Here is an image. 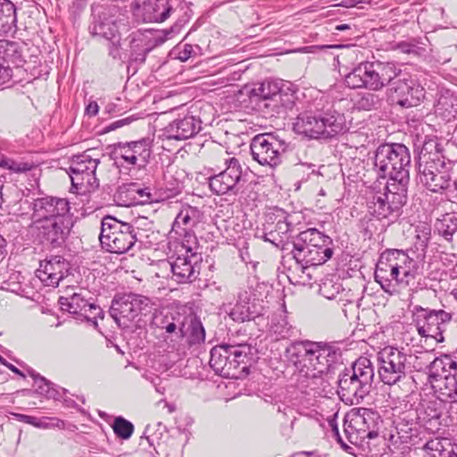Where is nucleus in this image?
<instances>
[{
	"mask_svg": "<svg viewBox=\"0 0 457 457\" xmlns=\"http://www.w3.org/2000/svg\"><path fill=\"white\" fill-rule=\"evenodd\" d=\"M225 163L227 167L223 171L209 178V187L212 193L218 195L228 193L236 195L239 191L242 166L235 157L227 159Z\"/></svg>",
	"mask_w": 457,
	"mask_h": 457,
	"instance_id": "a211bd4d",
	"label": "nucleus"
},
{
	"mask_svg": "<svg viewBox=\"0 0 457 457\" xmlns=\"http://www.w3.org/2000/svg\"><path fill=\"white\" fill-rule=\"evenodd\" d=\"M114 154L117 158H120L129 165H135L137 163V156L133 154L129 143H119L115 147Z\"/></svg>",
	"mask_w": 457,
	"mask_h": 457,
	"instance_id": "864d4df0",
	"label": "nucleus"
},
{
	"mask_svg": "<svg viewBox=\"0 0 457 457\" xmlns=\"http://www.w3.org/2000/svg\"><path fill=\"white\" fill-rule=\"evenodd\" d=\"M93 21L90 30L93 36L104 39H113L120 35V29L124 26L127 17L122 10L115 4H93Z\"/></svg>",
	"mask_w": 457,
	"mask_h": 457,
	"instance_id": "9d476101",
	"label": "nucleus"
},
{
	"mask_svg": "<svg viewBox=\"0 0 457 457\" xmlns=\"http://www.w3.org/2000/svg\"><path fill=\"white\" fill-rule=\"evenodd\" d=\"M422 185L428 190L435 193H441L447 197L448 189H451L453 185L451 176L447 170H442L436 177H431L428 179H425Z\"/></svg>",
	"mask_w": 457,
	"mask_h": 457,
	"instance_id": "79ce46f5",
	"label": "nucleus"
},
{
	"mask_svg": "<svg viewBox=\"0 0 457 457\" xmlns=\"http://www.w3.org/2000/svg\"><path fill=\"white\" fill-rule=\"evenodd\" d=\"M287 144L274 133H262L254 136L250 144L253 159L262 166L275 168L282 162Z\"/></svg>",
	"mask_w": 457,
	"mask_h": 457,
	"instance_id": "f8f14e48",
	"label": "nucleus"
},
{
	"mask_svg": "<svg viewBox=\"0 0 457 457\" xmlns=\"http://www.w3.org/2000/svg\"><path fill=\"white\" fill-rule=\"evenodd\" d=\"M376 195H382V198L387 203L391 211H394L401 214L402 208L405 204L406 200L403 198L402 192L398 195L390 194L388 192H378Z\"/></svg>",
	"mask_w": 457,
	"mask_h": 457,
	"instance_id": "3c124183",
	"label": "nucleus"
},
{
	"mask_svg": "<svg viewBox=\"0 0 457 457\" xmlns=\"http://www.w3.org/2000/svg\"><path fill=\"white\" fill-rule=\"evenodd\" d=\"M28 372L34 380V386L37 394L45 395L47 398L59 399L67 392L65 388L55 386L34 370L30 369Z\"/></svg>",
	"mask_w": 457,
	"mask_h": 457,
	"instance_id": "4c0bfd02",
	"label": "nucleus"
},
{
	"mask_svg": "<svg viewBox=\"0 0 457 457\" xmlns=\"http://www.w3.org/2000/svg\"><path fill=\"white\" fill-rule=\"evenodd\" d=\"M435 112L445 121L457 119V96L449 91L441 94L435 105Z\"/></svg>",
	"mask_w": 457,
	"mask_h": 457,
	"instance_id": "58836bf2",
	"label": "nucleus"
},
{
	"mask_svg": "<svg viewBox=\"0 0 457 457\" xmlns=\"http://www.w3.org/2000/svg\"><path fill=\"white\" fill-rule=\"evenodd\" d=\"M228 313L233 320L237 322H244L253 317V312L251 310L247 296L243 299L242 295L239 296V300L233 306H228Z\"/></svg>",
	"mask_w": 457,
	"mask_h": 457,
	"instance_id": "37998d69",
	"label": "nucleus"
},
{
	"mask_svg": "<svg viewBox=\"0 0 457 457\" xmlns=\"http://www.w3.org/2000/svg\"><path fill=\"white\" fill-rule=\"evenodd\" d=\"M112 429L117 437L128 440L134 432V425L123 417L119 416L114 419Z\"/></svg>",
	"mask_w": 457,
	"mask_h": 457,
	"instance_id": "09e8293b",
	"label": "nucleus"
},
{
	"mask_svg": "<svg viewBox=\"0 0 457 457\" xmlns=\"http://www.w3.org/2000/svg\"><path fill=\"white\" fill-rule=\"evenodd\" d=\"M329 425L332 428V432H333V435L336 437L337 441L341 445V446L343 448H347L345 442L343 440V438L341 437V436L339 434V430H338V428H337V425L336 424V422L331 420V421H329Z\"/></svg>",
	"mask_w": 457,
	"mask_h": 457,
	"instance_id": "338daca9",
	"label": "nucleus"
},
{
	"mask_svg": "<svg viewBox=\"0 0 457 457\" xmlns=\"http://www.w3.org/2000/svg\"><path fill=\"white\" fill-rule=\"evenodd\" d=\"M411 154L403 144H384L374 154V168L380 178L386 179L402 173L410 175Z\"/></svg>",
	"mask_w": 457,
	"mask_h": 457,
	"instance_id": "6e6552de",
	"label": "nucleus"
},
{
	"mask_svg": "<svg viewBox=\"0 0 457 457\" xmlns=\"http://www.w3.org/2000/svg\"><path fill=\"white\" fill-rule=\"evenodd\" d=\"M31 211L29 231L39 242L53 248L62 246L74 225V215L66 198L51 195L26 199Z\"/></svg>",
	"mask_w": 457,
	"mask_h": 457,
	"instance_id": "f257e3e1",
	"label": "nucleus"
},
{
	"mask_svg": "<svg viewBox=\"0 0 457 457\" xmlns=\"http://www.w3.org/2000/svg\"><path fill=\"white\" fill-rule=\"evenodd\" d=\"M344 427V431L347 440L352 444H355L360 437V435H358L354 428H352L349 427V425H346V423H345Z\"/></svg>",
	"mask_w": 457,
	"mask_h": 457,
	"instance_id": "69168bd1",
	"label": "nucleus"
},
{
	"mask_svg": "<svg viewBox=\"0 0 457 457\" xmlns=\"http://www.w3.org/2000/svg\"><path fill=\"white\" fill-rule=\"evenodd\" d=\"M200 211L196 207L186 205L178 213L173 225L172 229L176 233H179V229L185 232V237L193 238L195 240V237L190 235V230L200 221Z\"/></svg>",
	"mask_w": 457,
	"mask_h": 457,
	"instance_id": "7c9ffc66",
	"label": "nucleus"
},
{
	"mask_svg": "<svg viewBox=\"0 0 457 457\" xmlns=\"http://www.w3.org/2000/svg\"><path fill=\"white\" fill-rule=\"evenodd\" d=\"M399 256L401 279H398V286L407 287L412 284L415 278L423 273L424 262L409 257L403 251H401V255Z\"/></svg>",
	"mask_w": 457,
	"mask_h": 457,
	"instance_id": "2f4dec72",
	"label": "nucleus"
},
{
	"mask_svg": "<svg viewBox=\"0 0 457 457\" xmlns=\"http://www.w3.org/2000/svg\"><path fill=\"white\" fill-rule=\"evenodd\" d=\"M369 212L371 215L377 217L378 220H388L393 221L396 220L400 214L396 212L391 211V208L382 198V195H374L368 203Z\"/></svg>",
	"mask_w": 457,
	"mask_h": 457,
	"instance_id": "a19ab883",
	"label": "nucleus"
},
{
	"mask_svg": "<svg viewBox=\"0 0 457 457\" xmlns=\"http://www.w3.org/2000/svg\"><path fill=\"white\" fill-rule=\"evenodd\" d=\"M443 402H457V369L448 373L443 379H439L432 387Z\"/></svg>",
	"mask_w": 457,
	"mask_h": 457,
	"instance_id": "c9c22d12",
	"label": "nucleus"
},
{
	"mask_svg": "<svg viewBox=\"0 0 457 457\" xmlns=\"http://www.w3.org/2000/svg\"><path fill=\"white\" fill-rule=\"evenodd\" d=\"M178 58L182 61H187L194 53V46L189 44H185L182 48L178 47Z\"/></svg>",
	"mask_w": 457,
	"mask_h": 457,
	"instance_id": "e2e57ef3",
	"label": "nucleus"
},
{
	"mask_svg": "<svg viewBox=\"0 0 457 457\" xmlns=\"http://www.w3.org/2000/svg\"><path fill=\"white\" fill-rule=\"evenodd\" d=\"M133 225L122 222L112 216H105L101 222L100 243L106 251L122 254L135 245L141 237Z\"/></svg>",
	"mask_w": 457,
	"mask_h": 457,
	"instance_id": "39448f33",
	"label": "nucleus"
},
{
	"mask_svg": "<svg viewBox=\"0 0 457 457\" xmlns=\"http://www.w3.org/2000/svg\"><path fill=\"white\" fill-rule=\"evenodd\" d=\"M375 372L371 361L359 357L350 369L339 374L337 394L351 405L359 404L371 391Z\"/></svg>",
	"mask_w": 457,
	"mask_h": 457,
	"instance_id": "7ed1b4c3",
	"label": "nucleus"
},
{
	"mask_svg": "<svg viewBox=\"0 0 457 457\" xmlns=\"http://www.w3.org/2000/svg\"><path fill=\"white\" fill-rule=\"evenodd\" d=\"M294 130L310 138H322L319 111L300 113L294 123Z\"/></svg>",
	"mask_w": 457,
	"mask_h": 457,
	"instance_id": "c756f323",
	"label": "nucleus"
},
{
	"mask_svg": "<svg viewBox=\"0 0 457 457\" xmlns=\"http://www.w3.org/2000/svg\"><path fill=\"white\" fill-rule=\"evenodd\" d=\"M280 83L277 81L265 80L255 85L250 91V97L255 101L260 107L267 109L266 104H270L280 91Z\"/></svg>",
	"mask_w": 457,
	"mask_h": 457,
	"instance_id": "473e14b6",
	"label": "nucleus"
},
{
	"mask_svg": "<svg viewBox=\"0 0 457 457\" xmlns=\"http://www.w3.org/2000/svg\"><path fill=\"white\" fill-rule=\"evenodd\" d=\"M447 201L457 203V181H453L451 189H448Z\"/></svg>",
	"mask_w": 457,
	"mask_h": 457,
	"instance_id": "774afa93",
	"label": "nucleus"
},
{
	"mask_svg": "<svg viewBox=\"0 0 457 457\" xmlns=\"http://www.w3.org/2000/svg\"><path fill=\"white\" fill-rule=\"evenodd\" d=\"M154 332L165 340L186 339L187 343H204V328L193 309L187 305L163 309L154 314Z\"/></svg>",
	"mask_w": 457,
	"mask_h": 457,
	"instance_id": "f03ea898",
	"label": "nucleus"
},
{
	"mask_svg": "<svg viewBox=\"0 0 457 457\" xmlns=\"http://www.w3.org/2000/svg\"><path fill=\"white\" fill-rule=\"evenodd\" d=\"M71 264L61 255H51L39 262L36 276L46 287H56L70 274Z\"/></svg>",
	"mask_w": 457,
	"mask_h": 457,
	"instance_id": "6ab92c4d",
	"label": "nucleus"
},
{
	"mask_svg": "<svg viewBox=\"0 0 457 457\" xmlns=\"http://www.w3.org/2000/svg\"><path fill=\"white\" fill-rule=\"evenodd\" d=\"M432 147L436 149V145L426 143L423 145L417 161L418 176L432 170L437 171L439 168H445L444 157L437 151L433 153L431 151Z\"/></svg>",
	"mask_w": 457,
	"mask_h": 457,
	"instance_id": "c85d7f7f",
	"label": "nucleus"
},
{
	"mask_svg": "<svg viewBox=\"0 0 457 457\" xmlns=\"http://www.w3.org/2000/svg\"><path fill=\"white\" fill-rule=\"evenodd\" d=\"M395 75L386 84L387 95L392 102L404 108L417 106L424 98V88L403 72L395 63Z\"/></svg>",
	"mask_w": 457,
	"mask_h": 457,
	"instance_id": "9b49d317",
	"label": "nucleus"
},
{
	"mask_svg": "<svg viewBox=\"0 0 457 457\" xmlns=\"http://www.w3.org/2000/svg\"><path fill=\"white\" fill-rule=\"evenodd\" d=\"M185 253L170 262L172 278L179 284L192 283L198 278L202 256L191 245H183Z\"/></svg>",
	"mask_w": 457,
	"mask_h": 457,
	"instance_id": "f3484780",
	"label": "nucleus"
},
{
	"mask_svg": "<svg viewBox=\"0 0 457 457\" xmlns=\"http://www.w3.org/2000/svg\"><path fill=\"white\" fill-rule=\"evenodd\" d=\"M201 129V120L193 115H186L170 122L163 129L167 139L185 140L194 137Z\"/></svg>",
	"mask_w": 457,
	"mask_h": 457,
	"instance_id": "5701e85b",
	"label": "nucleus"
},
{
	"mask_svg": "<svg viewBox=\"0 0 457 457\" xmlns=\"http://www.w3.org/2000/svg\"><path fill=\"white\" fill-rule=\"evenodd\" d=\"M319 116L321 137L324 139L332 138L348 129L345 114L335 109L319 111Z\"/></svg>",
	"mask_w": 457,
	"mask_h": 457,
	"instance_id": "393cba45",
	"label": "nucleus"
},
{
	"mask_svg": "<svg viewBox=\"0 0 457 457\" xmlns=\"http://www.w3.org/2000/svg\"><path fill=\"white\" fill-rule=\"evenodd\" d=\"M401 250L393 249L383 253L376 265L375 280L381 288L389 294L395 291V285L401 279Z\"/></svg>",
	"mask_w": 457,
	"mask_h": 457,
	"instance_id": "2eb2a0df",
	"label": "nucleus"
},
{
	"mask_svg": "<svg viewBox=\"0 0 457 457\" xmlns=\"http://www.w3.org/2000/svg\"><path fill=\"white\" fill-rule=\"evenodd\" d=\"M34 168H36V165L32 162H23L12 159L9 170L14 173H24Z\"/></svg>",
	"mask_w": 457,
	"mask_h": 457,
	"instance_id": "4d7b16f0",
	"label": "nucleus"
},
{
	"mask_svg": "<svg viewBox=\"0 0 457 457\" xmlns=\"http://www.w3.org/2000/svg\"><path fill=\"white\" fill-rule=\"evenodd\" d=\"M414 357L413 366L418 369V373H421L422 370L428 369L436 355L433 351H416Z\"/></svg>",
	"mask_w": 457,
	"mask_h": 457,
	"instance_id": "603ef678",
	"label": "nucleus"
},
{
	"mask_svg": "<svg viewBox=\"0 0 457 457\" xmlns=\"http://www.w3.org/2000/svg\"><path fill=\"white\" fill-rule=\"evenodd\" d=\"M65 423L63 420L57 418H48L43 417L42 419L37 418V422L36 424L37 428H49V427H57L59 428H64Z\"/></svg>",
	"mask_w": 457,
	"mask_h": 457,
	"instance_id": "052dcab7",
	"label": "nucleus"
},
{
	"mask_svg": "<svg viewBox=\"0 0 457 457\" xmlns=\"http://www.w3.org/2000/svg\"><path fill=\"white\" fill-rule=\"evenodd\" d=\"M93 299L89 293L80 289L79 292H74L71 295L60 296L58 303L62 311L71 313L77 320L81 322L92 323L96 328V319H104V311L96 303L89 301Z\"/></svg>",
	"mask_w": 457,
	"mask_h": 457,
	"instance_id": "ddd939ff",
	"label": "nucleus"
},
{
	"mask_svg": "<svg viewBox=\"0 0 457 457\" xmlns=\"http://www.w3.org/2000/svg\"><path fill=\"white\" fill-rule=\"evenodd\" d=\"M17 8L11 0H0V36H13L17 31Z\"/></svg>",
	"mask_w": 457,
	"mask_h": 457,
	"instance_id": "72a5a7b5",
	"label": "nucleus"
},
{
	"mask_svg": "<svg viewBox=\"0 0 457 457\" xmlns=\"http://www.w3.org/2000/svg\"><path fill=\"white\" fill-rule=\"evenodd\" d=\"M154 305L151 298L142 295H117L112 301L109 312L120 328H129L138 320L141 313L150 312Z\"/></svg>",
	"mask_w": 457,
	"mask_h": 457,
	"instance_id": "0eeeda50",
	"label": "nucleus"
},
{
	"mask_svg": "<svg viewBox=\"0 0 457 457\" xmlns=\"http://www.w3.org/2000/svg\"><path fill=\"white\" fill-rule=\"evenodd\" d=\"M290 253L303 270L309 266L320 265L332 257V255L326 254L325 251L319 248L317 250L312 247L294 245H292Z\"/></svg>",
	"mask_w": 457,
	"mask_h": 457,
	"instance_id": "cd10ccee",
	"label": "nucleus"
},
{
	"mask_svg": "<svg viewBox=\"0 0 457 457\" xmlns=\"http://www.w3.org/2000/svg\"><path fill=\"white\" fill-rule=\"evenodd\" d=\"M257 345H215L210 352V366L221 377L229 376L240 363L259 359Z\"/></svg>",
	"mask_w": 457,
	"mask_h": 457,
	"instance_id": "423d86ee",
	"label": "nucleus"
},
{
	"mask_svg": "<svg viewBox=\"0 0 457 457\" xmlns=\"http://www.w3.org/2000/svg\"><path fill=\"white\" fill-rule=\"evenodd\" d=\"M438 233L450 241L457 232V213H445L436 224Z\"/></svg>",
	"mask_w": 457,
	"mask_h": 457,
	"instance_id": "a18cd8bd",
	"label": "nucleus"
},
{
	"mask_svg": "<svg viewBox=\"0 0 457 457\" xmlns=\"http://www.w3.org/2000/svg\"><path fill=\"white\" fill-rule=\"evenodd\" d=\"M131 120H132L131 118H125V119H120V120H115V121L110 123L107 127H105L104 131L110 132V131L115 130L119 128H121L125 125L129 124L131 122Z\"/></svg>",
	"mask_w": 457,
	"mask_h": 457,
	"instance_id": "0e129e2a",
	"label": "nucleus"
},
{
	"mask_svg": "<svg viewBox=\"0 0 457 457\" xmlns=\"http://www.w3.org/2000/svg\"><path fill=\"white\" fill-rule=\"evenodd\" d=\"M457 369V362L453 361L450 356L444 355L442 357H435L430 362L427 369V371L417 373L412 377L413 382L418 385L417 379L422 380V378L426 379L425 386L428 384L431 387L437 383L439 379H443L448 373H452Z\"/></svg>",
	"mask_w": 457,
	"mask_h": 457,
	"instance_id": "4be33fe9",
	"label": "nucleus"
},
{
	"mask_svg": "<svg viewBox=\"0 0 457 457\" xmlns=\"http://www.w3.org/2000/svg\"><path fill=\"white\" fill-rule=\"evenodd\" d=\"M341 290V284L334 283L331 279H325L320 286V294L327 299H334Z\"/></svg>",
	"mask_w": 457,
	"mask_h": 457,
	"instance_id": "5fc2aeb1",
	"label": "nucleus"
},
{
	"mask_svg": "<svg viewBox=\"0 0 457 457\" xmlns=\"http://www.w3.org/2000/svg\"><path fill=\"white\" fill-rule=\"evenodd\" d=\"M313 359L311 361V367L317 370L319 373L329 371V364L327 363L325 350L323 346L313 347Z\"/></svg>",
	"mask_w": 457,
	"mask_h": 457,
	"instance_id": "8fccbe9b",
	"label": "nucleus"
},
{
	"mask_svg": "<svg viewBox=\"0 0 457 457\" xmlns=\"http://www.w3.org/2000/svg\"><path fill=\"white\" fill-rule=\"evenodd\" d=\"M314 346H320V345H287L285 348V355L295 366L308 367L313 359Z\"/></svg>",
	"mask_w": 457,
	"mask_h": 457,
	"instance_id": "f704fd0d",
	"label": "nucleus"
},
{
	"mask_svg": "<svg viewBox=\"0 0 457 457\" xmlns=\"http://www.w3.org/2000/svg\"><path fill=\"white\" fill-rule=\"evenodd\" d=\"M163 42V38L156 37L150 30L133 32L129 43L131 61L143 63L145 61L146 54Z\"/></svg>",
	"mask_w": 457,
	"mask_h": 457,
	"instance_id": "412c9836",
	"label": "nucleus"
},
{
	"mask_svg": "<svg viewBox=\"0 0 457 457\" xmlns=\"http://www.w3.org/2000/svg\"><path fill=\"white\" fill-rule=\"evenodd\" d=\"M378 415L369 409H363L354 414L350 420L349 427L354 428L360 438H377L378 432L376 429Z\"/></svg>",
	"mask_w": 457,
	"mask_h": 457,
	"instance_id": "a878e982",
	"label": "nucleus"
},
{
	"mask_svg": "<svg viewBox=\"0 0 457 457\" xmlns=\"http://www.w3.org/2000/svg\"><path fill=\"white\" fill-rule=\"evenodd\" d=\"M109 41L108 50L109 55L113 59L120 60L122 58V52L120 49V35H117V37H113V39H107Z\"/></svg>",
	"mask_w": 457,
	"mask_h": 457,
	"instance_id": "bf43d9fd",
	"label": "nucleus"
},
{
	"mask_svg": "<svg viewBox=\"0 0 457 457\" xmlns=\"http://www.w3.org/2000/svg\"><path fill=\"white\" fill-rule=\"evenodd\" d=\"M0 61L9 67H20L24 62L19 44L14 41L0 39Z\"/></svg>",
	"mask_w": 457,
	"mask_h": 457,
	"instance_id": "ea45409f",
	"label": "nucleus"
},
{
	"mask_svg": "<svg viewBox=\"0 0 457 457\" xmlns=\"http://www.w3.org/2000/svg\"><path fill=\"white\" fill-rule=\"evenodd\" d=\"M379 367L378 376L380 380L388 386L399 382L406 376V354L402 350L393 346L385 347L378 353Z\"/></svg>",
	"mask_w": 457,
	"mask_h": 457,
	"instance_id": "4468645a",
	"label": "nucleus"
},
{
	"mask_svg": "<svg viewBox=\"0 0 457 457\" xmlns=\"http://www.w3.org/2000/svg\"><path fill=\"white\" fill-rule=\"evenodd\" d=\"M417 422L427 430L435 433L440 429L442 405L435 400L421 401L417 409Z\"/></svg>",
	"mask_w": 457,
	"mask_h": 457,
	"instance_id": "b1692460",
	"label": "nucleus"
},
{
	"mask_svg": "<svg viewBox=\"0 0 457 457\" xmlns=\"http://www.w3.org/2000/svg\"><path fill=\"white\" fill-rule=\"evenodd\" d=\"M324 347L326 361L329 364V370L337 363L341 361L342 353L339 348H337L333 345H320Z\"/></svg>",
	"mask_w": 457,
	"mask_h": 457,
	"instance_id": "6e6d98bb",
	"label": "nucleus"
},
{
	"mask_svg": "<svg viewBox=\"0 0 457 457\" xmlns=\"http://www.w3.org/2000/svg\"><path fill=\"white\" fill-rule=\"evenodd\" d=\"M294 245H303L325 251L328 255L333 254L332 239L316 228H308L298 234L292 242Z\"/></svg>",
	"mask_w": 457,
	"mask_h": 457,
	"instance_id": "bb28decb",
	"label": "nucleus"
},
{
	"mask_svg": "<svg viewBox=\"0 0 457 457\" xmlns=\"http://www.w3.org/2000/svg\"><path fill=\"white\" fill-rule=\"evenodd\" d=\"M395 63L391 62H361L345 77V85L353 89L379 91L395 75Z\"/></svg>",
	"mask_w": 457,
	"mask_h": 457,
	"instance_id": "20e7f679",
	"label": "nucleus"
},
{
	"mask_svg": "<svg viewBox=\"0 0 457 457\" xmlns=\"http://www.w3.org/2000/svg\"><path fill=\"white\" fill-rule=\"evenodd\" d=\"M12 77V68L0 61V86L9 82Z\"/></svg>",
	"mask_w": 457,
	"mask_h": 457,
	"instance_id": "680f3d73",
	"label": "nucleus"
},
{
	"mask_svg": "<svg viewBox=\"0 0 457 457\" xmlns=\"http://www.w3.org/2000/svg\"><path fill=\"white\" fill-rule=\"evenodd\" d=\"M294 104V96L280 89L276 98L270 104H266V106L270 112L279 113L285 109H291Z\"/></svg>",
	"mask_w": 457,
	"mask_h": 457,
	"instance_id": "49530a36",
	"label": "nucleus"
},
{
	"mask_svg": "<svg viewBox=\"0 0 457 457\" xmlns=\"http://www.w3.org/2000/svg\"><path fill=\"white\" fill-rule=\"evenodd\" d=\"M381 101L378 95L372 92H366L360 95L355 102V106L357 109L362 111L376 110L380 107Z\"/></svg>",
	"mask_w": 457,
	"mask_h": 457,
	"instance_id": "de8ad7c7",
	"label": "nucleus"
},
{
	"mask_svg": "<svg viewBox=\"0 0 457 457\" xmlns=\"http://www.w3.org/2000/svg\"><path fill=\"white\" fill-rule=\"evenodd\" d=\"M412 314L414 326L422 338L433 339L436 343L444 342L443 333L453 318L452 313L417 305Z\"/></svg>",
	"mask_w": 457,
	"mask_h": 457,
	"instance_id": "1a4fd4ad",
	"label": "nucleus"
},
{
	"mask_svg": "<svg viewBox=\"0 0 457 457\" xmlns=\"http://www.w3.org/2000/svg\"><path fill=\"white\" fill-rule=\"evenodd\" d=\"M90 152L91 150H87L80 154L74 155L71 159L69 175L72 188L82 189L85 184L93 187L96 181V170L100 160L92 156Z\"/></svg>",
	"mask_w": 457,
	"mask_h": 457,
	"instance_id": "dca6fc26",
	"label": "nucleus"
},
{
	"mask_svg": "<svg viewBox=\"0 0 457 457\" xmlns=\"http://www.w3.org/2000/svg\"><path fill=\"white\" fill-rule=\"evenodd\" d=\"M288 216L282 210L267 214V225H265L263 238L282 251H290L292 242H285L284 236L290 231L292 224L287 220Z\"/></svg>",
	"mask_w": 457,
	"mask_h": 457,
	"instance_id": "aec40b11",
	"label": "nucleus"
},
{
	"mask_svg": "<svg viewBox=\"0 0 457 457\" xmlns=\"http://www.w3.org/2000/svg\"><path fill=\"white\" fill-rule=\"evenodd\" d=\"M388 179L384 191L398 195L402 192L403 198L407 200V187L410 181V175L401 173L395 176L386 177Z\"/></svg>",
	"mask_w": 457,
	"mask_h": 457,
	"instance_id": "c03bdc74",
	"label": "nucleus"
},
{
	"mask_svg": "<svg viewBox=\"0 0 457 457\" xmlns=\"http://www.w3.org/2000/svg\"><path fill=\"white\" fill-rule=\"evenodd\" d=\"M172 8L167 0H146L143 3L145 20L162 22L168 19Z\"/></svg>",
	"mask_w": 457,
	"mask_h": 457,
	"instance_id": "e433bc0d",
	"label": "nucleus"
},
{
	"mask_svg": "<svg viewBox=\"0 0 457 457\" xmlns=\"http://www.w3.org/2000/svg\"><path fill=\"white\" fill-rule=\"evenodd\" d=\"M129 145L137 158L138 156H142L145 159L150 154V150L148 148L146 140L132 141L129 142Z\"/></svg>",
	"mask_w": 457,
	"mask_h": 457,
	"instance_id": "13d9d810",
	"label": "nucleus"
}]
</instances>
